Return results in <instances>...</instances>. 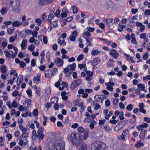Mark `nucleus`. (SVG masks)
Wrapping results in <instances>:
<instances>
[{"label": "nucleus", "instance_id": "obj_1", "mask_svg": "<svg viewBox=\"0 0 150 150\" xmlns=\"http://www.w3.org/2000/svg\"><path fill=\"white\" fill-rule=\"evenodd\" d=\"M65 143L63 141L54 144L52 143H49L46 147V150H65Z\"/></svg>", "mask_w": 150, "mask_h": 150}, {"label": "nucleus", "instance_id": "obj_2", "mask_svg": "<svg viewBox=\"0 0 150 150\" xmlns=\"http://www.w3.org/2000/svg\"><path fill=\"white\" fill-rule=\"evenodd\" d=\"M91 150H107V148L104 143L97 141L92 144Z\"/></svg>", "mask_w": 150, "mask_h": 150}, {"label": "nucleus", "instance_id": "obj_3", "mask_svg": "<svg viewBox=\"0 0 150 150\" xmlns=\"http://www.w3.org/2000/svg\"><path fill=\"white\" fill-rule=\"evenodd\" d=\"M68 137L72 143L77 146L80 144V141L81 138V135L78 133L74 132L69 134Z\"/></svg>", "mask_w": 150, "mask_h": 150}, {"label": "nucleus", "instance_id": "obj_4", "mask_svg": "<svg viewBox=\"0 0 150 150\" xmlns=\"http://www.w3.org/2000/svg\"><path fill=\"white\" fill-rule=\"evenodd\" d=\"M13 10L18 11L20 10V1L18 0H11L10 2Z\"/></svg>", "mask_w": 150, "mask_h": 150}, {"label": "nucleus", "instance_id": "obj_5", "mask_svg": "<svg viewBox=\"0 0 150 150\" xmlns=\"http://www.w3.org/2000/svg\"><path fill=\"white\" fill-rule=\"evenodd\" d=\"M129 132L127 129H125L122 132V134L118 137V139L120 140L124 141L127 139L129 136Z\"/></svg>", "mask_w": 150, "mask_h": 150}, {"label": "nucleus", "instance_id": "obj_6", "mask_svg": "<svg viewBox=\"0 0 150 150\" xmlns=\"http://www.w3.org/2000/svg\"><path fill=\"white\" fill-rule=\"evenodd\" d=\"M44 129L43 127H41L38 130L36 137L39 139L40 141L42 140L45 137V135L43 133Z\"/></svg>", "mask_w": 150, "mask_h": 150}, {"label": "nucleus", "instance_id": "obj_7", "mask_svg": "<svg viewBox=\"0 0 150 150\" xmlns=\"http://www.w3.org/2000/svg\"><path fill=\"white\" fill-rule=\"evenodd\" d=\"M82 83V81L80 79L74 81L71 84V88L72 89H75L78 86Z\"/></svg>", "mask_w": 150, "mask_h": 150}, {"label": "nucleus", "instance_id": "obj_8", "mask_svg": "<svg viewBox=\"0 0 150 150\" xmlns=\"http://www.w3.org/2000/svg\"><path fill=\"white\" fill-rule=\"evenodd\" d=\"M63 60L58 57H56L54 59V62L58 66L61 67L64 64Z\"/></svg>", "mask_w": 150, "mask_h": 150}, {"label": "nucleus", "instance_id": "obj_9", "mask_svg": "<svg viewBox=\"0 0 150 150\" xmlns=\"http://www.w3.org/2000/svg\"><path fill=\"white\" fill-rule=\"evenodd\" d=\"M18 144L20 146L27 147L28 146V141L25 139H24L23 140L20 139L19 141Z\"/></svg>", "mask_w": 150, "mask_h": 150}, {"label": "nucleus", "instance_id": "obj_10", "mask_svg": "<svg viewBox=\"0 0 150 150\" xmlns=\"http://www.w3.org/2000/svg\"><path fill=\"white\" fill-rule=\"evenodd\" d=\"M27 42L28 41L26 39H23L22 40L21 44L22 50H25L27 46Z\"/></svg>", "mask_w": 150, "mask_h": 150}, {"label": "nucleus", "instance_id": "obj_11", "mask_svg": "<svg viewBox=\"0 0 150 150\" xmlns=\"http://www.w3.org/2000/svg\"><path fill=\"white\" fill-rule=\"evenodd\" d=\"M3 102L2 100L0 99V107H2L1 109L0 110V115H1L5 113V111L6 109V107L3 106Z\"/></svg>", "mask_w": 150, "mask_h": 150}, {"label": "nucleus", "instance_id": "obj_12", "mask_svg": "<svg viewBox=\"0 0 150 150\" xmlns=\"http://www.w3.org/2000/svg\"><path fill=\"white\" fill-rule=\"evenodd\" d=\"M41 76V74H38L36 76L34 77L33 81L35 84H38L39 83L40 79Z\"/></svg>", "mask_w": 150, "mask_h": 150}, {"label": "nucleus", "instance_id": "obj_13", "mask_svg": "<svg viewBox=\"0 0 150 150\" xmlns=\"http://www.w3.org/2000/svg\"><path fill=\"white\" fill-rule=\"evenodd\" d=\"M85 40L86 41V44L87 47L92 46L91 42L93 41V38L92 37H89L88 38L85 39Z\"/></svg>", "mask_w": 150, "mask_h": 150}, {"label": "nucleus", "instance_id": "obj_14", "mask_svg": "<svg viewBox=\"0 0 150 150\" xmlns=\"http://www.w3.org/2000/svg\"><path fill=\"white\" fill-rule=\"evenodd\" d=\"M45 74L46 77L50 78L53 75V73L52 70L49 69L45 71Z\"/></svg>", "mask_w": 150, "mask_h": 150}, {"label": "nucleus", "instance_id": "obj_15", "mask_svg": "<svg viewBox=\"0 0 150 150\" xmlns=\"http://www.w3.org/2000/svg\"><path fill=\"white\" fill-rule=\"evenodd\" d=\"M23 22L21 21H16L12 23V25L14 27H19L22 25Z\"/></svg>", "mask_w": 150, "mask_h": 150}, {"label": "nucleus", "instance_id": "obj_16", "mask_svg": "<svg viewBox=\"0 0 150 150\" xmlns=\"http://www.w3.org/2000/svg\"><path fill=\"white\" fill-rule=\"evenodd\" d=\"M105 85L106 86V88L109 91L112 90V82H110L105 83Z\"/></svg>", "mask_w": 150, "mask_h": 150}, {"label": "nucleus", "instance_id": "obj_17", "mask_svg": "<svg viewBox=\"0 0 150 150\" xmlns=\"http://www.w3.org/2000/svg\"><path fill=\"white\" fill-rule=\"evenodd\" d=\"M78 107H80V112L83 113L85 110L86 107L85 106L83 105V102L82 101L79 103Z\"/></svg>", "mask_w": 150, "mask_h": 150}, {"label": "nucleus", "instance_id": "obj_18", "mask_svg": "<svg viewBox=\"0 0 150 150\" xmlns=\"http://www.w3.org/2000/svg\"><path fill=\"white\" fill-rule=\"evenodd\" d=\"M45 54L44 51H42L39 57V59L41 64H42L43 62L44 57Z\"/></svg>", "mask_w": 150, "mask_h": 150}, {"label": "nucleus", "instance_id": "obj_19", "mask_svg": "<svg viewBox=\"0 0 150 150\" xmlns=\"http://www.w3.org/2000/svg\"><path fill=\"white\" fill-rule=\"evenodd\" d=\"M52 0H40L39 4L41 5H45L51 1Z\"/></svg>", "mask_w": 150, "mask_h": 150}, {"label": "nucleus", "instance_id": "obj_20", "mask_svg": "<svg viewBox=\"0 0 150 150\" xmlns=\"http://www.w3.org/2000/svg\"><path fill=\"white\" fill-rule=\"evenodd\" d=\"M58 43L63 46H65L66 45V42L65 41L64 39L62 37H59L58 40Z\"/></svg>", "mask_w": 150, "mask_h": 150}, {"label": "nucleus", "instance_id": "obj_21", "mask_svg": "<svg viewBox=\"0 0 150 150\" xmlns=\"http://www.w3.org/2000/svg\"><path fill=\"white\" fill-rule=\"evenodd\" d=\"M91 35V34L89 32L87 31H85L82 34V37L85 39L90 37Z\"/></svg>", "mask_w": 150, "mask_h": 150}, {"label": "nucleus", "instance_id": "obj_22", "mask_svg": "<svg viewBox=\"0 0 150 150\" xmlns=\"http://www.w3.org/2000/svg\"><path fill=\"white\" fill-rule=\"evenodd\" d=\"M132 40H131V43L132 44H134L137 45V42H136V40L135 38L134 34L133 33H131V34Z\"/></svg>", "mask_w": 150, "mask_h": 150}, {"label": "nucleus", "instance_id": "obj_23", "mask_svg": "<svg viewBox=\"0 0 150 150\" xmlns=\"http://www.w3.org/2000/svg\"><path fill=\"white\" fill-rule=\"evenodd\" d=\"M77 130L78 132L80 133H83L86 132V129H84V128L81 126L78 127Z\"/></svg>", "mask_w": 150, "mask_h": 150}, {"label": "nucleus", "instance_id": "obj_24", "mask_svg": "<svg viewBox=\"0 0 150 150\" xmlns=\"http://www.w3.org/2000/svg\"><path fill=\"white\" fill-rule=\"evenodd\" d=\"M22 94L21 93H19L18 91L15 90L12 93V95L14 97L17 96H21Z\"/></svg>", "mask_w": 150, "mask_h": 150}, {"label": "nucleus", "instance_id": "obj_25", "mask_svg": "<svg viewBox=\"0 0 150 150\" xmlns=\"http://www.w3.org/2000/svg\"><path fill=\"white\" fill-rule=\"evenodd\" d=\"M95 99L98 102L100 101L101 103L103 102V100L102 99L101 95H96L94 97Z\"/></svg>", "mask_w": 150, "mask_h": 150}, {"label": "nucleus", "instance_id": "obj_26", "mask_svg": "<svg viewBox=\"0 0 150 150\" xmlns=\"http://www.w3.org/2000/svg\"><path fill=\"white\" fill-rule=\"evenodd\" d=\"M89 130L88 129H86V131L84 132L83 136V139L84 140L86 139L88 137Z\"/></svg>", "mask_w": 150, "mask_h": 150}, {"label": "nucleus", "instance_id": "obj_27", "mask_svg": "<svg viewBox=\"0 0 150 150\" xmlns=\"http://www.w3.org/2000/svg\"><path fill=\"white\" fill-rule=\"evenodd\" d=\"M49 23L51 26H52L53 27L56 28L58 26V21L57 20L53 22L51 21Z\"/></svg>", "mask_w": 150, "mask_h": 150}, {"label": "nucleus", "instance_id": "obj_28", "mask_svg": "<svg viewBox=\"0 0 150 150\" xmlns=\"http://www.w3.org/2000/svg\"><path fill=\"white\" fill-rule=\"evenodd\" d=\"M144 145L143 142H142L141 140L138 141L137 143L135 145V147L139 148L143 146Z\"/></svg>", "mask_w": 150, "mask_h": 150}, {"label": "nucleus", "instance_id": "obj_29", "mask_svg": "<svg viewBox=\"0 0 150 150\" xmlns=\"http://www.w3.org/2000/svg\"><path fill=\"white\" fill-rule=\"evenodd\" d=\"M138 89H139L141 91H144L145 89L144 85L143 84L139 83L137 85Z\"/></svg>", "mask_w": 150, "mask_h": 150}, {"label": "nucleus", "instance_id": "obj_30", "mask_svg": "<svg viewBox=\"0 0 150 150\" xmlns=\"http://www.w3.org/2000/svg\"><path fill=\"white\" fill-rule=\"evenodd\" d=\"M67 67H70V69L71 71H74L75 70L76 67V64L75 63H73L72 64L70 65H68Z\"/></svg>", "mask_w": 150, "mask_h": 150}, {"label": "nucleus", "instance_id": "obj_31", "mask_svg": "<svg viewBox=\"0 0 150 150\" xmlns=\"http://www.w3.org/2000/svg\"><path fill=\"white\" fill-rule=\"evenodd\" d=\"M100 53V52L97 49L93 50L91 52V54L93 56L96 55Z\"/></svg>", "mask_w": 150, "mask_h": 150}, {"label": "nucleus", "instance_id": "obj_32", "mask_svg": "<svg viewBox=\"0 0 150 150\" xmlns=\"http://www.w3.org/2000/svg\"><path fill=\"white\" fill-rule=\"evenodd\" d=\"M23 78L22 76H19L17 79V84L18 85H19L22 82Z\"/></svg>", "mask_w": 150, "mask_h": 150}, {"label": "nucleus", "instance_id": "obj_33", "mask_svg": "<svg viewBox=\"0 0 150 150\" xmlns=\"http://www.w3.org/2000/svg\"><path fill=\"white\" fill-rule=\"evenodd\" d=\"M119 54L116 51L113 49V58L115 59H116L118 57Z\"/></svg>", "mask_w": 150, "mask_h": 150}, {"label": "nucleus", "instance_id": "obj_34", "mask_svg": "<svg viewBox=\"0 0 150 150\" xmlns=\"http://www.w3.org/2000/svg\"><path fill=\"white\" fill-rule=\"evenodd\" d=\"M7 67L6 66H1V67L0 70L2 73H5L7 71Z\"/></svg>", "mask_w": 150, "mask_h": 150}, {"label": "nucleus", "instance_id": "obj_35", "mask_svg": "<svg viewBox=\"0 0 150 150\" xmlns=\"http://www.w3.org/2000/svg\"><path fill=\"white\" fill-rule=\"evenodd\" d=\"M17 38V35H15L14 36L11 37L9 39V42L11 43L14 42Z\"/></svg>", "mask_w": 150, "mask_h": 150}, {"label": "nucleus", "instance_id": "obj_36", "mask_svg": "<svg viewBox=\"0 0 150 150\" xmlns=\"http://www.w3.org/2000/svg\"><path fill=\"white\" fill-rule=\"evenodd\" d=\"M70 69L69 67L65 68L64 69V72L67 76H69L70 75V74L68 73Z\"/></svg>", "mask_w": 150, "mask_h": 150}, {"label": "nucleus", "instance_id": "obj_37", "mask_svg": "<svg viewBox=\"0 0 150 150\" xmlns=\"http://www.w3.org/2000/svg\"><path fill=\"white\" fill-rule=\"evenodd\" d=\"M28 49L30 52H33L35 49V47L33 44H32L28 46Z\"/></svg>", "mask_w": 150, "mask_h": 150}, {"label": "nucleus", "instance_id": "obj_38", "mask_svg": "<svg viewBox=\"0 0 150 150\" xmlns=\"http://www.w3.org/2000/svg\"><path fill=\"white\" fill-rule=\"evenodd\" d=\"M100 62V60L97 58H94L93 60L92 63L94 65L98 64Z\"/></svg>", "mask_w": 150, "mask_h": 150}, {"label": "nucleus", "instance_id": "obj_39", "mask_svg": "<svg viewBox=\"0 0 150 150\" xmlns=\"http://www.w3.org/2000/svg\"><path fill=\"white\" fill-rule=\"evenodd\" d=\"M19 105L18 103L15 100H13L12 102V108H17L18 107Z\"/></svg>", "mask_w": 150, "mask_h": 150}, {"label": "nucleus", "instance_id": "obj_40", "mask_svg": "<svg viewBox=\"0 0 150 150\" xmlns=\"http://www.w3.org/2000/svg\"><path fill=\"white\" fill-rule=\"evenodd\" d=\"M120 23L118 24L120 28L118 29V30L120 32H121L123 31V29L125 27L124 25L120 24Z\"/></svg>", "mask_w": 150, "mask_h": 150}, {"label": "nucleus", "instance_id": "obj_41", "mask_svg": "<svg viewBox=\"0 0 150 150\" xmlns=\"http://www.w3.org/2000/svg\"><path fill=\"white\" fill-rule=\"evenodd\" d=\"M104 22L107 24H109L110 23H111L112 21V20L110 18H105L104 19Z\"/></svg>", "mask_w": 150, "mask_h": 150}, {"label": "nucleus", "instance_id": "obj_42", "mask_svg": "<svg viewBox=\"0 0 150 150\" xmlns=\"http://www.w3.org/2000/svg\"><path fill=\"white\" fill-rule=\"evenodd\" d=\"M28 136V133L26 132H22V135L20 137L21 139L23 137V138H26Z\"/></svg>", "mask_w": 150, "mask_h": 150}, {"label": "nucleus", "instance_id": "obj_43", "mask_svg": "<svg viewBox=\"0 0 150 150\" xmlns=\"http://www.w3.org/2000/svg\"><path fill=\"white\" fill-rule=\"evenodd\" d=\"M95 30L94 28L91 27L90 26H88L87 27L86 30L88 32H93Z\"/></svg>", "mask_w": 150, "mask_h": 150}, {"label": "nucleus", "instance_id": "obj_44", "mask_svg": "<svg viewBox=\"0 0 150 150\" xmlns=\"http://www.w3.org/2000/svg\"><path fill=\"white\" fill-rule=\"evenodd\" d=\"M35 22L38 26H40L41 25V24L42 23V21L40 19H36L35 20Z\"/></svg>", "mask_w": 150, "mask_h": 150}, {"label": "nucleus", "instance_id": "obj_45", "mask_svg": "<svg viewBox=\"0 0 150 150\" xmlns=\"http://www.w3.org/2000/svg\"><path fill=\"white\" fill-rule=\"evenodd\" d=\"M60 10L58 9L56 10V12L54 13V14L57 17H60Z\"/></svg>", "mask_w": 150, "mask_h": 150}, {"label": "nucleus", "instance_id": "obj_46", "mask_svg": "<svg viewBox=\"0 0 150 150\" xmlns=\"http://www.w3.org/2000/svg\"><path fill=\"white\" fill-rule=\"evenodd\" d=\"M14 30V28H8L7 29V32L8 34H11L13 33Z\"/></svg>", "mask_w": 150, "mask_h": 150}, {"label": "nucleus", "instance_id": "obj_47", "mask_svg": "<svg viewBox=\"0 0 150 150\" xmlns=\"http://www.w3.org/2000/svg\"><path fill=\"white\" fill-rule=\"evenodd\" d=\"M19 129L22 132H26L27 131V129L26 128H24L23 126L21 125H19Z\"/></svg>", "mask_w": 150, "mask_h": 150}, {"label": "nucleus", "instance_id": "obj_48", "mask_svg": "<svg viewBox=\"0 0 150 150\" xmlns=\"http://www.w3.org/2000/svg\"><path fill=\"white\" fill-rule=\"evenodd\" d=\"M71 9L74 13H76L78 12V10L75 6H73L71 7Z\"/></svg>", "mask_w": 150, "mask_h": 150}, {"label": "nucleus", "instance_id": "obj_49", "mask_svg": "<svg viewBox=\"0 0 150 150\" xmlns=\"http://www.w3.org/2000/svg\"><path fill=\"white\" fill-rule=\"evenodd\" d=\"M80 150H87V146L86 144H82L80 148Z\"/></svg>", "mask_w": 150, "mask_h": 150}, {"label": "nucleus", "instance_id": "obj_50", "mask_svg": "<svg viewBox=\"0 0 150 150\" xmlns=\"http://www.w3.org/2000/svg\"><path fill=\"white\" fill-rule=\"evenodd\" d=\"M57 99H56V103L54 106V109L55 110H57L59 109V105L58 103V100Z\"/></svg>", "mask_w": 150, "mask_h": 150}, {"label": "nucleus", "instance_id": "obj_51", "mask_svg": "<svg viewBox=\"0 0 150 150\" xmlns=\"http://www.w3.org/2000/svg\"><path fill=\"white\" fill-rule=\"evenodd\" d=\"M112 115V111H110L109 112V113L108 114H106V115L105 117V119L106 120L109 119L110 117Z\"/></svg>", "mask_w": 150, "mask_h": 150}, {"label": "nucleus", "instance_id": "obj_52", "mask_svg": "<svg viewBox=\"0 0 150 150\" xmlns=\"http://www.w3.org/2000/svg\"><path fill=\"white\" fill-rule=\"evenodd\" d=\"M6 105L10 109H11L12 108V103L10 101H7L6 103Z\"/></svg>", "mask_w": 150, "mask_h": 150}, {"label": "nucleus", "instance_id": "obj_53", "mask_svg": "<svg viewBox=\"0 0 150 150\" xmlns=\"http://www.w3.org/2000/svg\"><path fill=\"white\" fill-rule=\"evenodd\" d=\"M149 56V52H146L144 54L143 56V58L144 60H146L147 59Z\"/></svg>", "mask_w": 150, "mask_h": 150}, {"label": "nucleus", "instance_id": "obj_54", "mask_svg": "<svg viewBox=\"0 0 150 150\" xmlns=\"http://www.w3.org/2000/svg\"><path fill=\"white\" fill-rule=\"evenodd\" d=\"M7 9L6 8H3L1 11L2 15H4L6 13L7 11Z\"/></svg>", "mask_w": 150, "mask_h": 150}, {"label": "nucleus", "instance_id": "obj_55", "mask_svg": "<svg viewBox=\"0 0 150 150\" xmlns=\"http://www.w3.org/2000/svg\"><path fill=\"white\" fill-rule=\"evenodd\" d=\"M79 125L77 123H74L71 126L72 128L73 129H75L76 128H78L79 127Z\"/></svg>", "mask_w": 150, "mask_h": 150}, {"label": "nucleus", "instance_id": "obj_56", "mask_svg": "<svg viewBox=\"0 0 150 150\" xmlns=\"http://www.w3.org/2000/svg\"><path fill=\"white\" fill-rule=\"evenodd\" d=\"M54 16L53 14H50L48 16V19H47V21L49 22L51 21V20L52 19H53Z\"/></svg>", "mask_w": 150, "mask_h": 150}, {"label": "nucleus", "instance_id": "obj_57", "mask_svg": "<svg viewBox=\"0 0 150 150\" xmlns=\"http://www.w3.org/2000/svg\"><path fill=\"white\" fill-rule=\"evenodd\" d=\"M31 102L30 100L28 99L27 100H25L23 103L24 105L26 104H27V106L28 107L29 105H30Z\"/></svg>", "mask_w": 150, "mask_h": 150}, {"label": "nucleus", "instance_id": "obj_58", "mask_svg": "<svg viewBox=\"0 0 150 150\" xmlns=\"http://www.w3.org/2000/svg\"><path fill=\"white\" fill-rule=\"evenodd\" d=\"M84 57V55L83 54H80L77 57V61H80L82 60Z\"/></svg>", "mask_w": 150, "mask_h": 150}, {"label": "nucleus", "instance_id": "obj_59", "mask_svg": "<svg viewBox=\"0 0 150 150\" xmlns=\"http://www.w3.org/2000/svg\"><path fill=\"white\" fill-rule=\"evenodd\" d=\"M38 33L37 31L36 30H34L32 32L31 35H33V37H37L38 36Z\"/></svg>", "mask_w": 150, "mask_h": 150}, {"label": "nucleus", "instance_id": "obj_60", "mask_svg": "<svg viewBox=\"0 0 150 150\" xmlns=\"http://www.w3.org/2000/svg\"><path fill=\"white\" fill-rule=\"evenodd\" d=\"M127 59V61H130L132 63H134L135 62V61L134 60L133 58L132 57H130L129 55H128Z\"/></svg>", "mask_w": 150, "mask_h": 150}, {"label": "nucleus", "instance_id": "obj_61", "mask_svg": "<svg viewBox=\"0 0 150 150\" xmlns=\"http://www.w3.org/2000/svg\"><path fill=\"white\" fill-rule=\"evenodd\" d=\"M136 127L138 130L139 131L143 130L144 128L142 125L137 126Z\"/></svg>", "mask_w": 150, "mask_h": 150}, {"label": "nucleus", "instance_id": "obj_62", "mask_svg": "<svg viewBox=\"0 0 150 150\" xmlns=\"http://www.w3.org/2000/svg\"><path fill=\"white\" fill-rule=\"evenodd\" d=\"M78 67L80 69H82L83 68H85L86 67V64H80L78 65Z\"/></svg>", "mask_w": 150, "mask_h": 150}, {"label": "nucleus", "instance_id": "obj_63", "mask_svg": "<svg viewBox=\"0 0 150 150\" xmlns=\"http://www.w3.org/2000/svg\"><path fill=\"white\" fill-rule=\"evenodd\" d=\"M132 108L133 105L132 104H130L128 105L126 108L127 110L130 111L132 110Z\"/></svg>", "mask_w": 150, "mask_h": 150}, {"label": "nucleus", "instance_id": "obj_64", "mask_svg": "<svg viewBox=\"0 0 150 150\" xmlns=\"http://www.w3.org/2000/svg\"><path fill=\"white\" fill-rule=\"evenodd\" d=\"M20 67L22 68H23L26 66L25 63L23 61H21L19 64Z\"/></svg>", "mask_w": 150, "mask_h": 150}]
</instances>
